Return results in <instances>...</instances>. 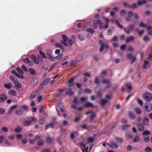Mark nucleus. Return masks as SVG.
Returning <instances> with one entry per match:
<instances>
[{
  "label": "nucleus",
  "instance_id": "obj_1",
  "mask_svg": "<svg viewBox=\"0 0 152 152\" xmlns=\"http://www.w3.org/2000/svg\"><path fill=\"white\" fill-rule=\"evenodd\" d=\"M28 107L25 105H22L20 108L17 109L15 111L16 114L18 115H22L24 113V111H26L28 109Z\"/></svg>",
  "mask_w": 152,
  "mask_h": 152
},
{
  "label": "nucleus",
  "instance_id": "obj_2",
  "mask_svg": "<svg viewBox=\"0 0 152 152\" xmlns=\"http://www.w3.org/2000/svg\"><path fill=\"white\" fill-rule=\"evenodd\" d=\"M103 24V23L101 21L99 20H94L93 21V27L94 28L96 29L97 28L98 25L99 24V29L101 30L103 28V26H102Z\"/></svg>",
  "mask_w": 152,
  "mask_h": 152
},
{
  "label": "nucleus",
  "instance_id": "obj_3",
  "mask_svg": "<svg viewBox=\"0 0 152 152\" xmlns=\"http://www.w3.org/2000/svg\"><path fill=\"white\" fill-rule=\"evenodd\" d=\"M36 119L33 117H30L28 118V120L27 121L23 119L21 121L22 123L25 126H28L30 125L33 121H36Z\"/></svg>",
  "mask_w": 152,
  "mask_h": 152
},
{
  "label": "nucleus",
  "instance_id": "obj_4",
  "mask_svg": "<svg viewBox=\"0 0 152 152\" xmlns=\"http://www.w3.org/2000/svg\"><path fill=\"white\" fill-rule=\"evenodd\" d=\"M40 58V57L39 55L36 56L35 55H32L31 56V58L32 61L35 63L38 64L39 63V59Z\"/></svg>",
  "mask_w": 152,
  "mask_h": 152
},
{
  "label": "nucleus",
  "instance_id": "obj_5",
  "mask_svg": "<svg viewBox=\"0 0 152 152\" xmlns=\"http://www.w3.org/2000/svg\"><path fill=\"white\" fill-rule=\"evenodd\" d=\"M134 26L133 25H131L129 26L128 28H124V29L125 33L127 34H129L133 30Z\"/></svg>",
  "mask_w": 152,
  "mask_h": 152
},
{
  "label": "nucleus",
  "instance_id": "obj_6",
  "mask_svg": "<svg viewBox=\"0 0 152 152\" xmlns=\"http://www.w3.org/2000/svg\"><path fill=\"white\" fill-rule=\"evenodd\" d=\"M144 99L147 101H150L152 99L151 94L149 93H145L143 96Z\"/></svg>",
  "mask_w": 152,
  "mask_h": 152
},
{
  "label": "nucleus",
  "instance_id": "obj_7",
  "mask_svg": "<svg viewBox=\"0 0 152 152\" xmlns=\"http://www.w3.org/2000/svg\"><path fill=\"white\" fill-rule=\"evenodd\" d=\"M129 118L132 120H134L136 118V116L133 112L129 111L128 113Z\"/></svg>",
  "mask_w": 152,
  "mask_h": 152
},
{
  "label": "nucleus",
  "instance_id": "obj_8",
  "mask_svg": "<svg viewBox=\"0 0 152 152\" xmlns=\"http://www.w3.org/2000/svg\"><path fill=\"white\" fill-rule=\"evenodd\" d=\"M102 82L106 84V87L107 88H109L111 86V84L110 80L107 79H104L102 80Z\"/></svg>",
  "mask_w": 152,
  "mask_h": 152
},
{
  "label": "nucleus",
  "instance_id": "obj_9",
  "mask_svg": "<svg viewBox=\"0 0 152 152\" xmlns=\"http://www.w3.org/2000/svg\"><path fill=\"white\" fill-rule=\"evenodd\" d=\"M108 48L109 46L107 44L104 43H102L100 48L99 51L100 52H101L103 51L104 48L107 49Z\"/></svg>",
  "mask_w": 152,
  "mask_h": 152
},
{
  "label": "nucleus",
  "instance_id": "obj_10",
  "mask_svg": "<svg viewBox=\"0 0 152 152\" xmlns=\"http://www.w3.org/2000/svg\"><path fill=\"white\" fill-rule=\"evenodd\" d=\"M107 144L112 148H117L118 147V145L114 142H110V144L107 143Z\"/></svg>",
  "mask_w": 152,
  "mask_h": 152
},
{
  "label": "nucleus",
  "instance_id": "obj_11",
  "mask_svg": "<svg viewBox=\"0 0 152 152\" xmlns=\"http://www.w3.org/2000/svg\"><path fill=\"white\" fill-rule=\"evenodd\" d=\"M145 108L146 111L147 112H150L152 109V105L151 104H145Z\"/></svg>",
  "mask_w": 152,
  "mask_h": 152
},
{
  "label": "nucleus",
  "instance_id": "obj_12",
  "mask_svg": "<svg viewBox=\"0 0 152 152\" xmlns=\"http://www.w3.org/2000/svg\"><path fill=\"white\" fill-rule=\"evenodd\" d=\"M128 17L126 18V20L127 21H130L131 17L133 15V13L131 11L128 12Z\"/></svg>",
  "mask_w": 152,
  "mask_h": 152
},
{
  "label": "nucleus",
  "instance_id": "obj_13",
  "mask_svg": "<svg viewBox=\"0 0 152 152\" xmlns=\"http://www.w3.org/2000/svg\"><path fill=\"white\" fill-rule=\"evenodd\" d=\"M7 99V97L5 94H2L0 95V102H3Z\"/></svg>",
  "mask_w": 152,
  "mask_h": 152
},
{
  "label": "nucleus",
  "instance_id": "obj_14",
  "mask_svg": "<svg viewBox=\"0 0 152 152\" xmlns=\"http://www.w3.org/2000/svg\"><path fill=\"white\" fill-rule=\"evenodd\" d=\"M38 82V79L37 78H34L31 81L30 85L31 86L35 85Z\"/></svg>",
  "mask_w": 152,
  "mask_h": 152
},
{
  "label": "nucleus",
  "instance_id": "obj_15",
  "mask_svg": "<svg viewBox=\"0 0 152 152\" xmlns=\"http://www.w3.org/2000/svg\"><path fill=\"white\" fill-rule=\"evenodd\" d=\"M8 94L10 95L13 96H16L17 95V92L13 89L10 90L8 91Z\"/></svg>",
  "mask_w": 152,
  "mask_h": 152
},
{
  "label": "nucleus",
  "instance_id": "obj_16",
  "mask_svg": "<svg viewBox=\"0 0 152 152\" xmlns=\"http://www.w3.org/2000/svg\"><path fill=\"white\" fill-rule=\"evenodd\" d=\"M138 130L140 131H143L144 130V126L141 124H138L137 125Z\"/></svg>",
  "mask_w": 152,
  "mask_h": 152
},
{
  "label": "nucleus",
  "instance_id": "obj_17",
  "mask_svg": "<svg viewBox=\"0 0 152 152\" xmlns=\"http://www.w3.org/2000/svg\"><path fill=\"white\" fill-rule=\"evenodd\" d=\"M13 84L17 88H21L22 87L21 84L19 82L18 80L14 82Z\"/></svg>",
  "mask_w": 152,
  "mask_h": 152
},
{
  "label": "nucleus",
  "instance_id": "obj_18",
  "mask_svg": "<svg viewBox=\"0 0 152 152\" xmlns=\"http://www.w3.org/2000/svg\"><path fill=\"white\" fill-rule=\"evenodd\" d=\"M135 113L138 115H140L142 113L141 110L138 107H136L134 109Z\"/></svg>",
  "mask_w": 152,
  "mask_h": 152
},
{
  "label": "nucleus",
  "instance_id": "obj_19",
  "mask_svg": "<svg viewBox=\"0 0 152 152\" xmlns=\"http://www.w3.org/2000/svg\"><path fill=\"white\" fill-rule=\"evenodd\" d=\"M86 115H88L89 114H91V115L90 116V118L91 119H93L94 118V117L96 116V114L95 113H93L91 111H89L88 112H87L86 113Z\"/></svg>",
  "mask_w": 152,
  "mask_h": 152
},
{
  "label": "nucleus",
  "instance_id": "obj_20",
  "mask_svg": "<svg viewBox=\"0 0 152 152\" xmlns=\"http://www.w3.org/2000/svg\"><path fill=\"white\" fill-rule=\"evenodd\" d=\"M134 39V37L132 36H131L129 37H127L126 39V42H128L130 41H132Z\"/></svg>",
  "mask_w": 152,
  "mask_h": 152
},
{
  "label": "nucleus",
  "instance_id": "obj_21",
  "mask_svg": "<svg viewBox=\"0 0 152 152\" xmlns=\"http://www.w3.org/2000/svg\"><path fill=\"white\" fill-rule=\"evenodd\" d=\"M148 31V34L152 35V27L150 26H148L146 28Z\"/></svg>",
  "mask_w": 152,
  "mask_h": 152
},
{
  "label": "nucleus",
  "instance_id": "obj_22",
  "mask_svg": "<svg viewBox=\"0 0 152 152\" xmlns=\"http://www.w3.org/2000/svg\"><path fill=\"white\" fill-rule=\"evenodd\" d=\"M126 137L128 139H132L133 137V134L129 132H127L125 134Z\"/></svg>",
  "mask_w": 152,
  "mask_h": 152
},
{
  "label": "nucleus",
  "instance_id": "obj_23",
  "mask_svg": "<svg viewBox=\"0 0 152 152\" xmlns=\"http://www.w3.org/2000/svg\"><path fill=\"white\" fill-rule=\"evenodd\" d=\"M115 138L117 142L119 143H121L123 142V140L120 137L116 136L115 137Z\"/></svg>",
  "mask_w": 152,
  "mask_h": 152
},
{
  "label": "nucleus",
  "instance_id": "obj_24",
  "mask_svg": "<svg viewBox=\"0 0 152 152\" xmlns=\"http://www.w3.org/2000/svg\"><path fill=\"white\" fill-rule=\"evenodd\" d=\"M149 120L148 118L145 117L143 120V124L145 125H147L148 124Z\"/></svg>",
  "mask_w": 152,
  "mask_h": 152
},
{
  "label": "nucleus",
  "instance_id": "obj_25",
  "mask_svg": "<svg viewBox=\"0 0 152 152\" xmlns=\"http://www.w3.org/2000/svg\"><path fill=\"white\" fill-rule=\"evenodd\" d=\"M12 85L11 83H8V84H4V87L7 89H10L12 88Z\"/></svg>",
  "mask_w": 152,
  "mask_h": 152
},
{
  "label": "nucleus",
  "instance_id": "obj_26",
  "mask_svg": "<svg viewBox=\"0 0 152 152\" xmlns=\"http://www.w3.org/2000/svg\"><path fill=\"white\" fill-rule=\"evenodd\" d=\"M84 106L86 107H93L94 106L92 103L89 102H87L85 104Z\"/></svg>",
  "mask_w": 152,
  "mask_h": 152
},
{
  "label": "nucleus",
  "instance_id": "obj_27",
  "mask_svg": "<svg viewBox=\"0 0 152 152\" xmlns=\"http://www.w3.org/2000/svg\"><path fill=\"white\" fill-rule=\"evenodd\" d=\"M29 71L30 74L32 75H35L36 73V72L33 69L30 68L29 69Z\"/></svg>",
  "mask_w": 152,
  "mask_h": 152
},
{
  "label": "nucleus",
  "instance_id": "obj_28",
  "mask_svg": "<svg viewBox=\"0 0 152 152\" xmlns=\"http://www.w3.org/2000/svg\"><path fill=\"white\" fill-rule=\"evenodd\" d=\"M145 0H141L137 2L138 5L139 6H141L146 3Z\"/></svg>",
  "mask_w": 152,
  "mask_h": 152
},
{
  "label": "nucleus",
  "instance_id": "obj_29",
  "mask_svg": "<svg viewBox=\"0 0 152 152\" xmlns=\"http://www.w3.org/2000/svg\"><path fill=\"white\" fill-rule=\"evenodd\" d=\"M140 140L139 137L138 136H136L133 139V141L134 142L136 143L139 142L140 141Z\"/></svg>",
  "mask_w": 152,
  "mask_h": 152
},
{
  "label": "nucleus",
  "instance_id": "obj_30",
  "mask_svg": "<svg viewBox=\"0 0 152 152\" xmlns=\"http://www.w3.org/2000/svg\"><path fill=\"white\" fill-rule=\"evenodd\" d=\"M50 78H48L46 79V80H44L43 81L42 83V86H43L44 85H45L47 84L50 81Z\"/></svg>",
  "mask_w": 152,
  "mask_h": 152
},
{
  "label": "nucleus",
  "instance_id": "obj_31",
  "mask_svg": "<svg viewBox=\"0 0 152 152\" xmlns=\"http://www.w3.org/2000/svg\"><path fill=\"white\" fill-rule=\"evenodd\" d=\"M94 140V138L93 137H89L87 138V142L88 143L92 142Z\"/></svg>",
  "mask_w": 152,
  "mask_h": 152
},
{
  "label": "nucleus",
  "instance_id": "obj_32",
  "mask_svg": "<svg viewBox=\"0 0 152 152\" xmlns=\"http://www.w3.org/2000/svg\"><path fill=\"white\" fill-rule=\"evenodd\" d=\"M39 54L42 57L45 59L47 58V57L45 54L42 51H40L39 52Z\"/></svg>",
  "mask_w": 152,
  "mask_h": 152
},
{
  "label": "nucleus",
  "instance_id": "obj_33",
  "mask_svg": "<svg viewBox=\"0 0 152 152\" xmlns=\"http://www.w3.org/2000/svg\"><path fill=\"white\" fill-rule=\"evenodd\" d=\"M86 31L90 33L91 34H93L95 32L94 30L91 28H87L86 30Z\"/></svg>",
  "mask_w": 152,
  "mask_h": 152
},
{
  "label": "nucleus",
  "instance_id": "obj_34",
  "mask_svg": "<svg viewBox=\"0 0 152 152\" xmlns=\"http://www.w3.org/2000/svg\"><path fill=\"white\" fill-rule=\"evenodd\" d=\"M52 140V138L49 137H48L46 140V141L47 143L50 144Z\"/></svg>",
  "mask_w": 152,
  "mask_h": 152
},
{
  "label": "nucleus",
  "instance_id": "obj_35",
  "mask_svg": "<svg viewBox=\"0 0 152 152\" xmlns=\"http://www.w3.org/2000/svg\"><path fill=\"white\" fill-rule=\"evenodd\" d=\"M63 56V54L61 53L56 56L55 58L57 60H59Z\"/></svg>",
  "mask_w": 152,
  "mask_h": 152
},
{
  "label": "nucleus",
  "instance_id": "obj_36",
  "mask_svg": "<svg viewBox=\"0 0 152 152\" xmlns=\"http://www.w3.org/2000/svg\"><path fill=\"white\" fill-rule=\"evenodd\" d=\"M113 30L111 29H109L107 30V34L108 35H111L112 34Z\"/></svg>",
  "mask_w": 152,
  "mask_h": 152
},
{
  "label": "nucleus",
  "instance_id": "obj_37",
  "mask_svg": "<svg viewBox=\"0 0 152 152\" xmlns=\"http://www.w3.org/2000/svg\"><path fill=\"white\" fill-rule=\"evenodd\" d=\"M78 37L81 41H83L84 39V36L82 34H80L78 35Z\"/></svg>",
  "mask_w": 152,
  "mask_h": 152
},
{
  "label": "nucleus",
  "instance_id": "obj_38",
  "mask_svg": "<svg viewBox=\"0 0 152 152\" xmlns=\"http://www.w3.org/2000/svg\"><path fill=\"white\" fill-rule=\"evenodd\" d=\"M22 130V128L20 126H18L15 129V131L17 133L20 132Z\"/></svg>",
  "mask_w": 152,
  "mask_h": 152
},
{
  "label": "nucleus",
  "instance_id": "obj_39",
  "mask_svg": "<svg viewBox=\"0 0 152 152\" xmlns=\"http://www.w3.org/2000/svg\"><path fill=\"white\" fill-rule=\"evenodd\" d=\"M44 144V142L42 140H40L37 143V145L39 146H42Z\"/></svg>",
  "mask_w": 152,
  "mask_h": 152
},
{
  "label": "nucleus",
  "instance_id": "obj_40",
  "mask_svg": "<svg viewBox=\"0 0 152 152\" xmlns=\"http://www.w3.org/2000/svg\"><path fill=\"white\" fill-rule=\"evenodd\" d=\"M66 94L67 95H71L73 94V93L71 90L69 89L68 91L66 92Z\"/></svg>",
  "mask_w": 152,
  "mask_h": 152
},
{
  "label": "nucleus",
  "instance_id": "obj_41",
  "mask_svg": "<svg viewBox=\"0 0 152 152\" xmlns=\"http://www.w3.org/2000/svg\"><path fill=\"white\" fill-rule=\"evenodd\" d=\"M55 45L57 48H58L60 49H63V47L62 45L60 43H56L55 44Z\"/></svg>",
  "mask_w": 152,
  "mask_h": 152
},
{
  "label": "nucleus",
  "instance_id": "obj_42",
  "mask_svg": "<svg viewBox=\"0 0 152 152\" xmlns=\"http://www.w3.org/2000/svg\"><path fill=\"white\" fill-rule=\"evenodd\" d=\"M107 101L105 99H103L101 101V104L103 106L104 105L107 103Z\"/></svg>",
  "mask_w": 152,
  "mask_h": 152
},
{
  "label": "nucleus",
  "instance_id": "obj_43",
  "mask_svg": "<svg viewBox=\"0 0 152 152\" xmlns=\"http://www.w3.org/2000/svg\"><path fill=\"white\" fill-rule=\"evenodd\" d=\"M36 96V94L35 93H33L29 97L30 99H32L34 98H35Z\"/></svg>",
  "mask_w": 152,
  "mask_h": 152
},
{
  "label": "nucleus",
  "instance_id": "obj_44",
  "mask_svg": "<svg viewBox=\"0 0 152 152\" xmlns=\"http://www.w3.org/2000/svg\"><path fill=\"white\" fill-rule=\"evenodd\" d=\"M115 23H116V25L118 26V27L120 28H122L123 26L121 25L118 20H116L115 21Z\"/></svg>",
  "mask_w": 152,
  "mask_h": 152
},
{
  "label": "nucleus",
  "instance_id": "obj_45",
  "mask_svg": "<svg viewBox=\"0 0 152 152\" xmlns=\"http://www.w3.org/2000/svg\"><path fill=\"white\" fill-rule=\"evenodd\" d=\"M52 51L51 50H48L46 51V54L48 56H50L51 55L52 53Z\"/></svg>",
  "mask_w": 152,
  "mask_h": 152
},
{
  "label": "nucleus",
  "instance_id": "obj_46",
  "mask_svg": "<svg viewBox=\"0 0 152 152\" xmlns=\"http://www.w3.org/2000/svg\"><path fill=\"white\" fill-rule=\"evenodd\" d=\"M17 71L20 74L23 75V72L22 69L20 68H17L16 69Z\"/></svg>",
  "mask_w": 152,
  "mask_h": 152
},
{
  "label": "nucleus",
  "instance_id": "obj_47",
  "mask_svg": "<svg viewBox=\"0 0 152 152\" xmlns=\"http://www.w3.org/2000/svg\"><path fill=\"white\" fill-rule=\"evenodd\" d=\"M150 134V132L147 130L144 131L142 133L143 135H149Z\"/></svg>",
  "mask_w": 152,
  "mask_h": 152
},
{
  "label": "nucleus",
  "instance_id": "obj_48",
  "mask_svg": "<svg viewBox=\"0 0 152 152\" xmlns=\"http://www.w3.org/2000/svg\"><path fill=\"white\" fill-rule=\"evenodd\" d=\"M12 72L13 74L15 75L16 76L18 77H20V75L18 74L16 72L15 70H13L12 71Z\"/></svg>",
  "mask_w": 152,
  "mask_h": 152
},
{
  "label": "nucleus",
  "instance_id": "obj_49",
  "mask_svg": "<svg viewBox=\"0 0 152 152\" xmlns=\"http://www.w3.org/2000/svg\"><path fill=\"white\" fill-rule=\"evenodd\" d=\"M145 150L146 151L149 152H151L152 151V149L151 148L148 146L146 147L145 148Z\"/></svg>",
  "mask_w": 152,
  "mask_h": 152
},
{
  "label": "nucleus",
  "instance_id": "obj_50",
  "mask_svg": "<svg viewBox=\"0 0 152 152\" xmlns=\"http://www.w3.org/2000/svg\"><path fill=\"white\" fill-rule=\"evenodd\" d=\"M130 126V125H125L122 126V129L124 130H126L128 129Z\"/></svg>",
  "mask_w": 152,
  "mask_h": 152
},
{
  "label": "nucleus",
  "instance_id": "obj_51",
  "mask_svg": "<svg viewBox=\"0 0 152 152\" xmlns=\"http://www.w3.org/2000/svg\"><path fill=\"white\" fill-rule=\"evenodd\" d=\"M137 7V5L135 3H134L132 5H129V7L131 8H136Z\"/></svg>",
  "mask_w": 152,
  "mask_h": 152
},
{
  "label": "nucleus",
  "instance_id": "obj_52",
  "mask_svg": "<svg viewBox=\"0 0 152 152\" xmlns=\"http://www.w3.org/2000/svg\"><path fill=\"white\" fill-rule=\"evenodd\" d=\"M148 64V61H145L144 62V64L143 66V68L146 69L147 68L146 66Z\"/></svg>",
  "mask_w": 152,
  "mask_h": 152
},
{
  "label": "nucleus",
  "instance_id": "obj_53",
  "mask_svg": "<svg viewBox=\"0 0 152 152\" xmlns=\"http://www.w3.org/2000/svg\"><path fill=\"white\" fill-rule=\"evenodd\" d=\"M94 82L98 86L99 85V80L98 78L96 77L95 78Z\"/></svg>",
  "mask_w": 152,
  "mask_h": 152
},
{
  "label": "nucleus",
  "instance_id": "obj_54",
  "mask_svg": "<svg viewBox=\"0 0 152 152\" xmlns=\"http://www.w3.org/2000/svg\"><path fill=\"white\" fill-rule=\"evenodd\" d=\"M62 37L63 39V40H64V41H67L68 39L66 35H65L64 34L63 35H62Z\"/></svg>",
  "mask_w": 152,
  "mask_h": 152
},
{
  "label": "nucleus",
  "instance_id": "obj_55",
  "mask_svg": "<svg viewBox=\"0 0 152 152\" xmlns=\"http://www.w3.org/2000/svg\"><path fill=\"white\" fill-rule=\"evenodd\" d=\"M143 40L145 41H148L149 40V38L148 36H145L144 37Z\"/></svg>",
  "mask_w": 152,
  "mask_h": 152
},
{
  "label": "nucleus",
  "instance_id": "obj_56",
  "mask_svg": "<svg viewBox=\"0 0 152 152\" xmlns=\"http://www.w3.org/2000/svg\"><path fill=\"white\" fill-rule=\"evenodd\" d=\"M21 68L25 72H27L28 71L27 68L24 65H22L21 66Z\"/></svg>",
  "mask_w": 152,
  "mask_h": 152
},
{
  "label": "nucleus",
  "instance_id": "obj_57",
  "mask_svg": "<svg viewBox=\"0 0 152 152\" xmlns=\"http://www.w3.org/2000/svg\"><path fill=\"white\" fill-rule=\"evenodd\" d=\"M126 13V11L124 10H122L120 12V14L121 16H123L125 15Z\"/></svg>",
  "mask_w": 152,
  "mask_h": 152
},
{
  "label": "nucleus",
  "instance_id": "obj_58",
  "mask_svg": "<svg viewBox=\"0 0 152 152\" xmlns=\"http://www.w3.org/2000/svg\"><path fill=\"white\" fill-rule=\"evenodd\" d=\"M118 37L117 36H115L113 38H112L111 40L113 41H116L118 40Z\"/></svg>",
  "mask_w": 152,
  "mask_h": 152
},
{
  "label": "nucleus",
  "instance_id": "obj_59",
  "mask_svg": "<svg viewBox=\"0 0 152 152\" xmlns=\"http://www.w3.org/2000/svg\"><path fill=\"white\" fill-rule=\"evenodd\" d=\"M85 92L88 93H91V91L88 88H87L84 90Z\"/></svg>",
  "mask_w": 152,
  "mask_h": 152
},
{
  "label": "nucleus",
  "instance_id": "obj_60",
  "mask_svg": "<svg viewBox=\"0 0 152 152\" xmlns=\"http://www.w3.org/2000/svg\"><path fill=\"white\" fill-rule=\"evenodd\" d=\"M139 26L141 27L146 28L147 27L146 25L144 24V23L142 22H141L139 24Z\"/></svg>",
  "mask_w": 152,
  "mask_h": 152
},
{
  "label": "nucleus",
  "instance_id": "obj_61",
  "mask_svg": "<svg viewBox=\"0 0 152 152\" xmlns=\"http://www.w3.org/2000/svg\"><path fill=\"white\" fill-rule=\"evenodd\" d=\"M133 57V55L131 54H128L127 56V58L128 59H131Z\"/></svg>",
  "mask_w": 152,
  "mask_h": 152
},
{
  "label": "nucleus",
  "instance_id": "obj_62",
  "mask_svg": "<svg viewBox=\"0 0 152 152\" xmlns=\"http://www.w3.org/2000/svg\"><path fill=\"white\" fill-rule=\"evenodd\" d=\"M144 140L145 142H148L149 141V137L148 136L146 137H144Z\"/></svg>",
  "mask_w": 152,
  "mask_h": 152
},
{
  "label": "nucleus",
  "instance_id": "obj_63",
  "mask_svg": "<svg viewBox=\"0 0 152 152\" xmlns=\"http://www.w3.org/2000/svg\"><path fill=\"white\" fill-rule=\"evenodd\" d=\"M67 43L68 44L71 46L72 44V42L71 39H68Z\"/></svg>",
  "mask_w": 152,
  "mask_h": 152
},
{
  "label": "nucleus",
  "instance_id": "obj_64",
  "mask_svg": "<svg viewBox=\"0 0 152 152\" xmlns=\"http://www.w3.org/2000/svg\"><path fill=\"white\" fill-rule=\"evenodd\" d=\"M148 88L149 90L152 91V83H151L149 84L148 86Z\"/></svg>",
  "mask_w": 152,
  "mask_h": 152
}]
</instances>
